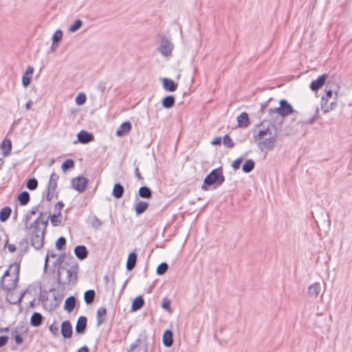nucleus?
<instances>
[{
  "label": "nucleus",
  "instance_id": "60",
  "mask_svg": "<svg viewBox=\"0 0 352 352\" xmlns=\"http://www.w3.org/2000/svg\"><path fill=\"white\" fill-rule=\"evenodd\" d=\"M8 341V337L7 336H0V348L4 346Z\"/></svg>",
  "mask_w": 352,
  "mask_h": 352
},
{
  "label": "nucleus",
  "instance_id": "11",
  "mask_svg": "<svg viewBox=\"0 0 352 352\" xmlns=\"http://www.w3.org/2000/svg\"><path fill=\"white\" fill-rule=\"evenodd\" d=\"M327 77L328 74H323L322 75L318 76L317 79L312 80L309 85L310 89L313 91H317L324 85Z\"/></svg>",
  "mask_w": 352,
  "mask_h": 352
},
{
  "label": "nucleus",
  "instance_id": "59",
  "mask_svg": "<svg viewBox=\"0 0 352 352\" xmlns=\"http://www.w3.org/2000/svg\"><path fill=\"white\" fill-rule=\"evenodd\" d=\"M336 106H337V102L336 101L331 102V103H329V107H324V108H325L324 113H327L329 112L330 111L334 109L336 107Z\"/></svg>",
  "mask_w": 352,
  "mask_h": 352
},
{
  "label": "nucleus",
  "instance_id": "53",
  "mask_svg": "<svg viewBox=\"0 0 352 352\" xmlns=\"http://www.w3.org/2000/svg\"><path fill=\"white\" fill-rule=\"evenodd\" d=\"M55 192L56 190H52L50 188H47V192L46 195V200L47 201H50L53 199L54 195L56 196V198L58 197V193L55 194Z\"/></svg>",
  "mask_w": 352,
  "mask_h": 352
},
{
  "label": "nucleus",
  "instance_id": "4",
  "mask_svg": "<svg viewBox=\"0 0 352 352\" xmlns=\"http://www.w3.org/2000/svg\"><path fill=\"white\" fill-rule=\"evenodd\" d=\"M148 340L146 330L142 331L138 338L131 344L128 352H147L148 349Z\"/></svg>",
  "mask_w": 352,
  "mask_h": 352
},
{
  "label": "nucleus",
  "instance_id": "24",
  "mask_svg": "<svg viewBox=\"0 0 352 352\" xmlns=\"http://www.w3.org/2000/svg\"><path fill=\"white\" fill-rule=\"evenodd\" d=\"M144 305V300L142 296H137L132 302L131 311H136L140 309Z\"/></svg>",
  "mask_w": 352,
  "mask_h": 352
},
{
  "label": "nucleus",
  "instance_id": "10",
  "mask_svg": "<svg viewBox=\"0 0 352 352\" xmlns=\"http://www.w3.org/2000/svg\"><path fill=\"white\" fill-rule=\"evenodd\" d=\"M60 333L63 338H71L73 334V329L71 322L69 320H65L60 325Z\"/></svg>",
  "mask_w": 352,
  "mask_h": 352
},
{
  "label": "nucleus",
  "instance_id": "1",
  "mask_svg": "<svg viewBox=\"0 0 352 352\" xmlns=\"http://www.w3.org/2000/svg\"><path fill=\"white\" fill-rule=\"evenodd\" d=\"M78 264L76 262L68 268L65 265L59 266L57 271V281L59 285L74 283L78 278Z\"/></svg>",
  "mask_w": 352,
  "mask_h": 352
},
{
  "label": "nucleus",
  "instance_id": "33",
  "mask_svg": "<svg viewBox=\"0 0 352 352\" xmlns=\"http://www.w3.org/2000/svg\"><path fill=\"white\" fill-rule=\"evenodd\" d=\"M40 206H41L38 204L36 206L32 207L30 211L27 212L25 219H24L25 229H26V225H30L29 222L30 221L32 216L34 215L38 211Z\"/></svg>",
  "mask_w": 352,
  "mask_h": 352
},
{
  "label": "nucleus",
  "instance_id": "32",
  "mask_svg": "<svg viewBox=\"0 0 352 352\" xmlns=\"http://www.w3.org/2000/svg\"><path fill=\"white\" fill-rule=\"evenodd\" d=\"M59 179V176L56 173H52L50 175L48 184H47V188H50L52 190H56L57 188V182Z\"/></svg>",
  "mask_w": 352,
  "mask_h": 352
},
{
  "label": "nucleus",
  "instance_id": "63",
  "mask_svg": "<svg viewBox=\"0 0 352 352\" xmlns=\"http://www.w3.org/2000/svg\"><path fill=\"white\" fill-rule=\"evenodd\" d=\"M221 137H216L215 138H214L212 140V141L211 142V144L212 145H219L221 144Z\"/></svg>",
  "mask_w": 352,
  "mask_h": 352
},
{
  "label": "nucleus",
  "instance_id": "37",
  "mask_svg": "<svg viewBox=\"0 0 352 352\" xmlns=\"http://www.w3.org/2000/svg\"><path fill=\"white\" fill-rule=\"evenodd\" d=\"M30 194L27 191H23L18 195V201L21 206H25L30 201Z\"/></svg>",
  "mask_w": 352,
  "mask_h": 352
},
{
  "label": "nucleus",
  "instance_id": "64",
  "mask_svg": "<svg viewBox=\"0 0 352 352\" xmlns=\"http://www.w3.org/2000/svg\"><path fill=\"white\" fill-rule=\"evenodd\" d=\"M63 207H64V204L62 201H59L55 205V208L58 209V211H60Z\"/></svg>",
  "mask_w": 352,
  "mask_h": 352
},
{
  "label": "nucleus",
  "instance_id": "40",
  "mask_svg": "<svg viewBox=\"0 0 352 352\" xmlns=\"http://www.w3.org/2000/svg\"><path fill=\"white\" fill-rule=\"evenodd\" d=\"M63 295H58V296L54 295V302L50 303V309L54 310L56 307H58L59 306V305L60 304V302L63 300Z\"/></svg>",
  "mask_w": 352,
  "mask_h": 352
},
{
  "label": "nucleus",
  "instance_id": "2",
  "mask_svg": "<svg viewBox=\"0 0 352 352\" xmlns=\"http://www.w3.org/2000/svg\"><path fill=\"white\" fill-rule=\"evenodd\" d=\"M274 132L272 133L270 128L268 126L267 129L258 131L256 135H254V140L257 139L262 140L258 143V147L263 151L264 149L271 150L274 146V144L277 140L278 134L276 131V127L273 125Z\"/></svg>",
  "mask_w": 352,
  "mask_h": 352
},
{
  "label": "nucleus",
  "instance_id": "62",
  "mask_svg": "<svg viewBox=\"0 0 352 352\" xmlns=\"http://www.w3.org/2000/svg\"><path fill=\"white\" fill-rule=\"evenodd\" d=\"M6 247L8 248V250H9L10 252H14L16 251V246L14 244H9V243H6Z\"/></svg>",
  "mask_w": 352,
  "mask_h": 352
},
{
  "label": "nucleus",
  "instance_id": "18",
  "mask_svg": "<svg viewBox=\"0 0 352 352\" xmlns=\"http://www.w3.org/2000/svg\"><path fill=\"white\" fill-rule=\"evenodd\" d=\"M33 72L34 67L32 66L29 65L27 67V69L22 77V85L25 87H27L30 85L32 80V75Z\"/></svg>",
  "mask_w": 352,
  "mask_h": 352
},
{
  "label": "nucleus",
  "instance_id": "54",
  "mask_svg": "<svg viewBox=\"0 0 352 352\" xmlns=\"http://www.w3.org/2000/svg\"><path fill=\"white\" fill-rule=\"evenodd\" d=\"M280 109V106H279V107L270 108L268 110V113H269L270 116H272L274 113H278L281 117H283L282 111Z\"/></svg>",
  "mask_w": 352,
  "mask_h": 352
},
{
  "label": "nucleus",
  "instance_id": "44",
  "mask_svg": "<svg viewBox=\"0 0 352 352\" xmlns=\"http://www.w3.org/2000/svg\"><path fill=\"white\" fill-rule=\"evenodd\" d=\"M26 187L30 190H34L38 187V181L35 178H30L26 183Z\"/></svg>",
  "mask_w": 352,
  "mask_h": 352
},
{
  "label": "nucleus",
  "instance_id": "51",
  "mask_svg": "<svg viewBox=\"0 0 352 352\" xmlns=\"http://www.w3.org/2000/svg\"><path fill=\"white\" fill-rule=\"evenodd\" d=\"M75 102L78 105H82L86 102V96L83 93H80L75 99Z\"/></svg>",
  "mask_w": 352,
  "mask_h": 352
},
{
  "label": "nucleus",
  "instance_id": "23",
  "mask_svg": "<svg viewBox=\"0 0 352 352\" xmlns=\"http://www.w3.org/2000/svg\"><path fill=\"white\" fill-rule=\"evenodd\" d=\"M124 188L121 184L116 183L114 184L112 190V195L114 198L117 199L122 198L124 195Z\"/></svg>",
  "mask_w": 352,
  "mask_h": 352
},
{
  "label": "nucleus",
  "instance_id": "55",
  "mask_svg": "<svg viewBox=\"0 0 352 352\" xmlns=\"http://www.w3.org/2000/svg\"><path fill=\"white\" fill-rule=\"evenodd\" d=\"M102 221L99 219L97 217H94L92 221V226L95 228H98L100 226H102Z\"/></svg>",
  "mask_w": 352,
  "mask_h": 352
},
{
  "label": "nucleus",
  "instance_id": "21",
  "mask_svg": "<svg viewBox=\"0 0 352 352\" xmlns=\"http://www.w3.org/2000/svg\"><path fill=\"white\" fill-rule=\"evenodd\" d=\"M162 342L163 344L166 347H170L173 345V332L170 330L167 329L164 332L162 337Z\"/></svg>",
  "mask_w": 352,
  "mask_h": 352
},
{
  "label": "nucleus",
  "instance_id": "50",
  "mask_svg": "<svg viewBox=\"0 0 352 352\" xmlns=\"http://www.w3.org/2000/svg\"><path fill=\"white\" fill-rule=\"evenodd\" d=\"M14 271V263H12L8 269L4 272L3 276L1 277V283L6 280V278L10 276H12V272Z\"/></svg>",
  "mask_w": 352,
  "mask_h": 352
},
{
  "label": "nucleus",
  "instance_id": "56",
  "mask_svg": "<svg viewBox=\"0 0 352 352\" xmlns=\"http://www.w3.org/2000/svg\"><path fill=\"white\" fill-rule=\"evenodd\" d=\"M329 99H327L326 97H322L321 98V109L324 113L325 108L324 107H329Z\"/></svg>",
  "mask_w": 352,
  "mask_h": 352
},
{
  "label": "nucleus",
  "instance_id": "52",
  "mask_svg": "<svg viewBox=\"0 0 352 352\" xmlns=\"http://www.w3.org/2000/svg\"><path fill=\"white\" fill-rule=\"evenodd\" d=\"M66 244V239L64 236H60L56 242V248L58 250H62Z\"/></svg>",
  "mask_w": 352,
  "mask_h": 352
},
{
  "label": "nucleus",
  "instance_id": "43",
  "mask_svg": "<svg viewBox=\"0 0 352 352\" xmlns=\"http://www.w3.org/2000/svg\"><path fill=\"white\" fill-rule=\"evenodd\" d=\"M74 166V162L72 159H67L63 162L61 165V169L63 171H66L67 170L72 168Z\"/></svg>",
  "mask_w": 352,
  "mask_h": 352
},
{
  "label": "nucleus",
  "instance_id": "3",
  "mask_svg": "<svg viewBox=\"0 0 352 352\" xmlns=\"http://www.w3.org/2000/svg\"><path fill=\"white\" fill-rule=\"evenodd\" d=\"M225 181V177L223 175L221 167L213 169L204 179V183L201 189L204 190H208V186L215 185L216 186H221Z\"/></svg>",
  "mask_w": 352,
  "mask_h": 352
},
{
  "label": "nucleus",
  "instance_id": "19",
  "mask_svg": "<svg viewBox=\"0 0 352 352\" xmlns=\"http://www.w3.org/2000/svg\"><path fill=\"white\" fill-rule=\"evenodd\" d=\"M137 254L135 252H131L127 258L126 267L128 271H131L134 269L137 262Z\"/></svg>",
  "mask_w": 352,
  "mask_h": 352
},
{
  "label": "nucleus",
  "instance_id": "9",
  "mask_svg": "<svg viewBox=\"0 0 352 352\" xmlns=\"http://www.w3.org/2000/svg\"><path fill=\"white\" fill-rule=\"evenodd\" d=\"M43 212H40L38 217L34 221L30 223V225H26V230H31L32 227H35L41 229V231L45 233L49 218L47 217L46 219H43Z\"/></svg>",
  "mask_w": 352,
  "mask_h": 352
},
{
  "label": "nucleus",
  "instance_id": "36",
  "mask_svg": "<svg viewBox=\"0 0 352 352\" xmlns=\"http://www.w3.org/2000/svg\"><path fill=\"white\" fill-rule=\"evenodd\" d=\"M255 163L252 159L247 160L242 166V170L245 173H249L254 168Z\"/></svg>",
  "mask_w": 352,
  "mask_h": 352
},
{
  "label": "nucleus",
  "instance_id": "29",
  "mask_svg": "<svg viewBox=\"0 0 352 352\" xmlns=\"http://www.w3.org/2000/svg\"><path fill=\"white\" fill-rule=\"evenodd\" d=\"M138 195L143 199H151L153 195L152 190L146 186H141L138 190Z\"/></svg>",
  "mask_w": 352,
  "mask_h": 352
},
{
  "label": "nucleus",
  "instance_id": "61",
  "mask_svg": "<svg viewBox=\"0 0 352 352\" xmlns=\"http://www.w3.org/2000/svg\"><path fill=\"white\" fill-rule=\"evenodd\" d=\"M64 259H65V254H64L59 255L56 258V261L54 263V265H56V264L61 265L62 263L63 262Z\"/></svg>",
  "mask_w": 352,
  "mask_h": 352
},
{
  "label": "nucleus",
  "instance_id": "25",
  "mask_svg": "<svg viewBox=\"0 0 352 352\" xmlns=\"http://www.w3.org/2000/svg\"><path fill=\"white\" fill-rule=\"evenodd\" d=\"M1 148L3 150L2 155L3 157H6L10 154L12 150V142L9 139H4L1 144Z\"/></svg>",
  "mask_w": 352,
  "mask_h": 352
},
{
  "label": "nucleus",
  "instance_id": "34",
  "mask_svg": "<svg viewBox=\"0 0 352 352\" xmlns=\"http://www.w3.org/2000/svg\"><path fill=\"white\" fill-rule=\"evenodd\" d=\"M12 209L9 206H6L0 210V221L1 222L6 221L10 217Z\"/></svg>",
  "mask_w": 352,
  "mask_h": 352
},
{
  "label": "nucleus",
  "instance_id": "13",
  "mask_svg": "<svg viewBox=\"0 0 352 352\" xmlns=\"http://www.w3.org/2000/svg\"><path fill=\"white\" fill-rule=\"evenodd\" d=\"M77 138H78V141L82 144H87V143L90 142L91 141L94 140V138L92 133H89L88 131H85V130L80 131L78 133Z\"/></svg>",
  "mask_w": 352,
  "mask_h": 352
},
{
  "label": "nucleus",
  "instance_id": "42",
  "mask_svg": "<svg viewBox=\"0 0 352 352\" xmlns=\"http://www.w3.org/2000/svg\"><path fill=\"white\" fill-rule=\"evenodd\" d=\"M168 269V265L166 263H165V262L161 263L157 267L156 273L158 275H163L166 272Z\"/></svg>",
  "mask_w": 352,
  "mask_h": 352
},
{
  "label": "nucleus",
  "instance_id": "26",
  "mask_svg": "<svg viewBox=\"0 0 352 352\" xmlns=\"http://www.w3.org/2000/svg\"><path fill=\"white\" fill-rule=\"evenodd\" d=\"M238 126L239 127H247L250 124L248 114L246 112H242L237 117Z\"/></svg>",
  "mask_w": 352,
  "mask_h": 352
},
{
  "label": "nucleus",
  "instance_id": "30",
  "mask_svg": "<svg viewBox=\"0 0 352 352\" xmlns=\"http://www.w3.org/2000/svg\"><path fill=\"white\" fill-rule=\"evenodd\" d=\"M106 314L107 309L105 307H101L98 309L96 313L97 326L99 327L105 322L106 318L104 316Z\"/></svg>",
  "mask_w": 352,
  "mask_h": 352
},
{
  "label": "nucleus",
  "instance_id": "38",
  "mask_svg": "<svg viewBox=\"0 0 352 352\" xmlns=\"http://www.w3.org/2000/svg\"><path fill=\"white\" fill-rule=\"evenodd\" d=\"M27 331V329L24 327L23 325H21L20 327H17L16 329L14 330V340L16 344H21L23 342V338L21 335L19 334V332H25Z\"/></svg>",
  "mask_w": 352,
  "mask_h": 352
},
{
  "label": "nucleus",
  "instance_id": "57",
  "mask_svg": "<svg viewBox=\"0 0 352 352\" xmlns=\"http://www.w3.org/2000/svg\"><path fill=\"white\" fill-rule=\"evenodd\" d=\"M242 162V158L239 157V158H237L233 162H232V167L233 168L234 170H237L240 167V165H241V163Z\"/></svg>",
  "mask_w": 352,
  "mask_h": 352
},
{
  "label": "nucleus",
  "instance_id": "5",
  "mask_svg": "<svg viewBox=\"0 0 352 352\" xmlns=\"http://www.w3.org/2000/svg\"><path fill=\"white\" fill-rule=\"evenodd\" d=\"M14 271L12 272V278L1 283L2 289L8 292L13 291L17 287L20 273V261H15L14 263Z\"/></svg>",
  "mask_w": 352,
  "mask_h": 352
},
{
  "label": "nucleus",
  "instance_id": "27",
  "mask_svg": "<svg viewBox=\"0 0 352 352\" xmlns=\"http://www.w3.org/2000/svg\"><path fill=\"white\" fill-rule=\"evenodd\" d=\"M321 287L319 283H314L308 287V294L316 298L320 292Z\"/></svg>",
  "mask_w": 352,
  "mask_h": 352
},
{
  "label": "nucleus",
  "instance_id": "17",
  "mask_svg": "<svg viewBox=\"0 0 352 352\" xmlns=\"http://www.w3.org/2000/svg\"><path fill=\"white\" fill-rule=\"evenodd\" d=\"M76 302V298L73 296L67 298L64 304V309L68 313H71L74 309Z\"/></svg>",
  "mask_w": 352,
  "mask_h": 352
},
{
  "label": "nucleus",
  "instance_id": "22",
  "mask_svg": "<svg viewBox=\"0 0 352 352\" xmlns=\"http://www.w3.org/2000/svg\"><path fill=\"white\" fill-rule=\"evenodd\" d=\"M43 321V316L38 312H34L30 318V324L32 327H38L42 324Z\"/></svg>",
  "mask_w": 352,
  "mask_h": 352
},
{
  "label": "nucleus",
  "instance_id": "8",
  "mask_svg": "<svg viewBox=\"0 0 352 352\" xmlns=\"http://www.w3.org/2000/svg\"><path fill=\"white\" fill-rule=\"evenodd\" d=\"M72 186L78 192H83L87 186L88 179L82 176L74 177L71 181Z\"/></svg>",
  "mask_w": 352,
  "mask_h": 352
},
{
  "label": "nucleus",
  "instance_id": "47",
  "mask_svg": "<svg viewBox=\"0 0 352 352\" xmlns=\"http://www.w3.org/2000/svg\"><path fill=\"white\" fill-rule=\"evenodd\" d=\"M82 21L80 19H76L74 23L69 27V31L74 32L81 28Z\"/></svg>",
  "mask_w": 352,
  "mask_h": 352
},
{
  "label": "nucleus",
  "instance_id": "14",
  "mask_svg": "<svg viewBox=\"0 0 352 352\" xmlns=\"http://www.w3.org/2000/svg\"><path fill=\"white\" fill-rule=\"evenodd\" d=\"M87 319L85 316H80L76 322L75 331L76 333H84L87 328Z\"/></svg>",
  "mask_w": 352,
  "mask_h": 352
},
{
  "label": "nucleus",
  "instance_id": "45",
  "mask_svg": "<svg viewBox=\"0 0 352 352\" xmlns=\"http://www.w3.org/2000/svg\"><path fill=\"white\" fill-rule=\"evenodd\" d=\"M63 36V32L60 30H57L52 36V46L58 43Z\"/></svg>",
  "mask_w": 352,
  "mask_h": 352
},
{
  "label": "nucleus",
  "instance_id": "28",
  "mask_svg": "<svg viewBox=\"0 0 352 352\" xmlns=\"http://www.w3.org/2000/svg\"><path fill=\"white\" fill-rule=\"evenodd\" d=\"M148 208V204L146 201H138L135 204V211L137 216L144 213Z\"/></svg>",
  "mask_w": 352,
  "mask_h": 352
},
{
  "label": "nucleus",
  "instance_id": "6",
  "mask_svg": "<svg viewBox=\"0 0 352 352\" xmlns=\"http://www.w3.org/2000/svg\"><path fill=\"white\" fill-rule=\"evenodd\" d=\"M32 233L30 236L31 245L36 250H41L43 247L45 233L38 228L32 227Z\"/></svg>",
  "mask_w": 352,
  "mask_h": 352
},
{
  "label": "nucleus",
  "instance_id": "35",
  "mask_svg": "<svg viewBox=\"0 0 352 352\" xmlns=\"http://www.w3.org/2000/svg\"><path fill=\"white\" fill-rule=\"evenodd\" d=\"M96 296V292L94 289L87 290L84 294V300L87 305L91 304Z\"/></svg>",
  "mask_w": 352,
  "mask_h": 352
},
{
  "label": "nucleus",
  "instance_id": "39",
  "mask_svg": "<svg viewBox=\"0 0 352 352\" xmlns=\"http://www.w3.org/2000/svg\"><path fill=\"white\" fill-rule=\"evenodd\" d=\"M61 216V212L58 211L57 213H54L52 215H49L48 218L50 219L51 223L53 226L56 227L60 225V220L58 219V217Z\"/></svg>",
  "mask_w": 352,
  "mask_h": 352
},
{
  "label": "nucleus",
  "instance_id": "46",
  "mask_svg": "<svg viewBox=\"0 0 352 352\" xmlns=\"http://www.w3.org/2000/svg\"><path fill=\"white\" fill-rule=\"evenodd\" d=\"M161 307L162 309L166 310L168 312H172V309L170 307V300L167 297H164L162 299Z\"/></svg>",
  "mask_w": 352,
  "mask_h": 352
},
{
  "label": "nucleus",
  "instance_id": "15",
  "mask_svg": "<svg viewBox=\"0 0 352 352\" xmlns=\"http://www.w3.org/2000/svg\"><path fill=\"white\" fill-rule=\"evenodd\" d=\"M162 80L163 88L165 90L173 92L177 89L178 85L173 80L164 78L162 79Z\"/></svg>",
  "mask_w": 352,
  "mask_h": 352
},
{
  "label": "nucleus",
  "instance_id": "12",
  "mask_svg": "<svg viewBox=\"0 0 352 352\" xmlns=\"http://www.w3.org/2000/svg\"><path fill=\"white\" fill-rule=\"evenodd\" d=\"M279 105L282 111L283 117H286L294 112V109L292 104L285 99L279 101Z\"/></svg>",
  "mask_w": 352,
  "mask_h": 352
},
{
  "label": "nucleus",
  "instance_id": "31",
  "mask_svg": "<svg viewBox=\"0 0 352 352\" xmlns=\"http://www.w3.org/2000/svg\"><path fill=\"white\" fill-rule=\"evenodd\" d=\"M175 103V98L173 96H166L162 100V105L164 108L170 109Z\"/></svg>",
  "mask_w": 352,
  "mask_h": 352
},
{
  "label": "nucleus",
  "instance_id": "7",
  "mask_svg": "<svg viewBox=\"0 0 352 352\" xmlns=\"http://www.w3.org/2000/svg\"><path fill=\"white\" fill-rule=\"evenodd\" d=\"M174 45L170 41L164 36H161V43L158 48L161 54L165 57L170 56L172 54Z\"/></svg>",
  "mask_w": 352,
  "mask_h": 352
},
{
  "label": "nucleus",
  "instance_id": "58",
  "mask_svg": "<svg viewBox=\"0 0 352 352\" xmlns=\"http://www.w3.org/2000/svg\"><path fill=\"white\" fill-rule=\"evenodd\" d=\"M19 246L21 247V248H24V251L23 252L25 253L28 249V239H23L20 242H19Z\"/></svg>",
  "mask_w": 352,
  "mask_h": 352
},
{
  "label": "nucleus",
  "instance_id": "48",
  "mask_svg": "<svg viewBox=\"0 0 352 352\" xmlns=\"http://www.w3.org/2000/svg\"><path fill=\"white\" fill-rule=\"evenodd\" d=\"M49 330L50 333L55 337L59 336V327L56 324V321H54L50 327Z\"/></svg>",
  "mask_w": 352,
  "mask_h": 352
},
{
  "label": "nucleus",
  "instance_id": "49",
  "mask_svg": "<svg viewBox=\"0 0 352 352\" xmlns=\"http://www.w3.org/2000/svg\"><path fill=\"white\" fill-rule=\"evenodd\" d=\"M223 143L225 146H226L228 148H232L234 146V143L233 142L232 140L231 139L228 134H226L223 136Z\"/></svg>",
  "mask_w": 352,
  "mask_h": 352
},
{
  "label": "nucleus",
  "instance_id": "41",
  "mask_svg": "<svg viewBox=\"0 0 352 352\" xmlns=\"http://www.w3.org/2000/svg\"><path fill=\"white\" fill-rule=\"evenodd\" d=\"M318 118H319V108H318V107H316V110H315V113L311 118H309L307 120L302 121V122H300L302 123V124H312L313 123H314L316 121L317 119H318Z\"/></svg>",
  "mask_w": 352,
  "mask_h": 352
},
{
  "label": "nucleus",
  "instance_id": "20",
  "mask_svg": "<svg viewBox=\"0 0 352 352\" xmlns=\"http://www.w3.org/2000/svg\"><path fill=\"white\" fill-rule=\"evenodd\" d=\"M132 125L130 122L126 121L123 122L116 131L117 136H122L123 135L128 134L131 130Z\"/></svg>",
  "mask_w": 352,
  "mask_h": 352
},
{
  "label": "nucleus",
  "instance_id": "16",
  "mask_svg": "<svg viewBox=\"0 0 352 352\" xmlns=\"http://www.w3.org/2000/svg\"><path fill=\"white\" fill-rule=\"evenodd\" d=\"M74 254L79 260H84L88 256V250L85 245H79L75 247Z\"/></svg>",
  "mask_w": 352,
  "mask_h": 352
}]
</instances>
